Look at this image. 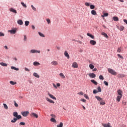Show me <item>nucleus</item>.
I'll use <instances>...</instances> for the list:
<instances>
[{
    "label": "nucleus",
    "mask_w": 127,
    "mask_h": 127,
    "mask_svg": "<svg viewBox=\"0 0 127 127\" xmlns=\"http://www.w3.org/2000/svg\"><path fill=\"white\" fill-rule=\"evenodd\" d=\"M41 51L36 50V49H31L30 50V53L31 54H34L35 53H38V54H40Z\"/></svg>",
    "instance_id": "obj_1"
},
{
    "label": "nucleus",
    "mask_w": 127,
    "mask_h": 127,
    "mask_svg": "<svg viewBox=\"0 0 127 127\" xmlns=\"http://www.w3.org/2000/svg\"><path fill=\"white\" fill-rule=\"evenodd\" d=\"M108 72L111 75H113V76H116V75H117V72L112 68H108Z\"/></svg>",
    "instance_id": "obj_2"
},
{
    "label": "nucleus",
    "mask_w": 127,
    "mask_h": 127,
    "mask_svg": "<svg viewBox=\"0 0 127 127\" xmlns=\"http://www.w3.org/2000/svg\"><path fill=\"white\" fill-rule=\"evenodd\" d=\"M17 31V28H12L11 30H8V32H10L11 34H15Z\"/></svg>",
    "instance_id": "obj_3"
},
{
    "label": "nucleus",
    "mask_w": 127,
    "mask_h": 127,
    "mask_svg": "<svg viewBox=\"0 0 127 127\" xmlns=\"http://www.w3.org/2000/svg\"><path fill=\"white\" fill-rule=\"evenodd\" d=\"M72 68H74V69H77L78 67V63L77 62H73L72 64Z\"/></svg>",
    "instance_id": "obj_4"
},
{
    "label": "nucleus",
    "mask_w": 127,
    "mask_h": 127,
    "mask_svg": "<svg viewBox=\"0 0 127 127\" xmlns=\"http://www.w3.org/2000/svg\"><path fill=\"white\" fill-rule=\"evenodd\" d=\"M29 114V112L28 111H24L21 112V115H22L23 117H27Z\"/></svg>",
    "instance_id": "obj_5"
},
{
    "label": "nucleus",
    "mask_w": 127,
    "mask_h": 127,
    "mask_svg": "<svg viewBox=\"0 0 127 127\" xmlns=\"http://www.w3.org/2000/svg\"><path fill=\"white\" fill-rule=\"evenodd\" d=\"M9 10L10 11V12L14 13V14H16V13H17V11H16V10L13 8H10Z\"/></svg>",
    "instance_id": "obj_6"
},
{
    "label": "nucleus",
    "mask_w": 127,
    "mask_h": 127,
    "mask_svg": "<svg viewBox=\"0 0 127 127\" xmlns=\"http://www.w3.org/2000/svg\"><path fill=\"white\" fill-rule=\"evenodd\" d=\"M33 66H34L35 67H36L37 66H40L41 65L40 63H39L37 61L34 62L33 63Z\"/></svg>",
    "instance_id": "obj_7"
},
{
    "label": "nucleus",
    "mask_w": 127,
    "mask_h": 127,
    "mask_svg": "<svg viewBox=\"0 0 127 127\" xmlns=\"http://www.w3.org/2000/svg\"><path fill=\"white\" fill-rule=\"evenodd\" d=\"M51 64L52 66H57V65H58V62L56 61H53L51 62Z\"/></svg>",
    "instance_id": "obj_8"
},
{
    "label": "nucleus",
    "mask_w": 127,
    "mask_h": 127,
    "mask_svg": "<svg viewBox=\"0 0 127 127\" xmlns=\"http://www.w3.org/2000/svg\"><path fill=\"white\" fill-rule=\"evenodd\" d=\"M47 95L50 97V98H51V99H52L53 100H56V97H54L52 94H50V93L48 92Z\"/></svg>",
    "instance_id": "obj_9"
},
{
    "label": "nucleus",
    "mask_w": 127,
    "mask_h": 127,
    "mask_svg": "<svg viewBox=\"0 0 127 127\" xmlns=\"http://www.w3.org/2000/svg\"><path fill=\"white\" fill-rule=\"evenodd\" d=\"M0 66H2V67H7L8 64L6 63H4L3 62L0 63Z\"/></svg>",
    "instance_id": "obj_10"
},
{
    "label": "nucleus",
    "mask_w": 127,
    "mask_h": 127,
    "mask_svg": "<svg viewBox=\"0 0 127 127\" xmlns=\"http://www.w3.org/2000/svg\"><path fill=\"white\" fill-rule=\"evenodd\" d=\"M64 54L65 57H67V59H69L70 58V55H69V53H68V51H65Z\"/></svg>",
    "instance_id": "obj_11"
},
{
    "label": "nucleus",
    "mask_w": 127,
    "mask_h": 127,
    "mask_svg": "<svg viewBox=\"0 0 127 127\" xmlns=\"http://www.w3.org/2000/svg\"><path fill=\"white\" fill-rule=\"evenodd\" d=\"M31 117H34V118H36V119H37V118H38V115L35 113H32L30 114Z\"/></svg>",
    "instance_id": "obj_12"
},
{
    "label": "nucleus",
    "mask_w": 127,
    "mask_h": 127,
    "mask_svg": "<svg viewBox=\"0 0 127 127\" xmlns=\"http://www.w3.org/2000/svg\"><path fill=\"white\" fill-rule=\"evenodd\" d=\"M46 100L47 102H49V103H50L51 104H54V101L48 97L46 98Z\"/></svg>",
    "instance_id": "obj_13"
},
{
    "label": "nucleus",
    "mask_w": 127,
    "mask_h": 127,
    "mask_svg": "<svg viewBox=\"0 0 127 127\" xmlns=\"http://www.w3.org/2000/svg\"><path fill=\"white\" fill-rule=\"evenodd\" d=\"M46 100L47 102H49V103H50L51 104H54V101L48 97L46 98Z\"/></svg>",
    "instance_id": "obj_14"
},
{
    "label": "nucleus",
    "mask_w": 127,
    "mask_h": 127,
    "mask_svg": "<svg viewBox=\"0 0 127 127\" xmlns=\"http://www.w3.org/2000/svg\"><path fill=\"white\" fill-rule=\"evenodd\" d=\"M17 24L19 25H23V21H22V20L19 19V20H17Z\"/></svg>",
    "instance_id": "obj_15"
},
{
    "label": "nucleus",
    "mask_w": 127,
    "mask_h": 127,
    "mask_svg": "<svg viewBox=\"0 0 127 127\" xmlns=\"http://www.w3.org/2000/svg\"><path fill=\"white\" fill-rule=\"evenodd\" d=\"M59 76L60 78H61V79H65L66 78V76H65V75H64V74H63V73H60L59 74Z\"/></svg>",
    "instance_id": "obj_16"
},
{
    "label": "nucleus",
    "mask_w": 127,
    "mask_h": 127,
    "mask_svg": "<svg viewBox=\"0 0 127 127\" xmlns=\"http://www.w3.org/2000/svg\"><path fill=\"white\" fill-rule=\"evenodd\" d=\"M88 76L90 77V78H96V74H95V73H89L88 74Z\"/></svg>",
    "instance_id": "obj_17"
},
{
    "label": "nucleus",
    "mask_w": 127,
    "mask_h": 127,
    "mask_svg": "<svg viewBox=\"0 0 127 127\" xmlns=\"http://www.w3.org/2000/svg\"><path fill=\"white\" fill-rule=\"evenodd\" d=\"M118 96H123V91L121 90H118L117 91Z\"/></svg>",
    "instance_id": "obj_18"
},
{
    "label": "nucleus",
    "mask_w": 127,
    "mask_h": 127,
    "mask_svg": "<svg viewBox=\"0 0 127 127\" xmlns=\"http://www.w3.org/2000/svg\"><path fill=\"white\" fill-rule=\"evenodd\" d=\"M123 96H120V95H118L117 98H116V101H117V102H120V101H121V99L122 98Z\"/></svg>",
    "instance_id": "obj_19"
},
{
    "label": "nucleus",
    "mask_w": 127,
    "mask_h": 127,
    "mask_svg": "<svg viewBox=\"0 0 127 127\" xmlns=\"http://www.w3.org/2000/svg\"><path fill=\"white\" fill-rule=\"evenodd\" d=\"M90 43L91 44V45H95L96 42V41L91 40L90 41Z\"/></svg>",
    "instance_id": "obj_20"
},
{
    "label": "nucleus",
    "mask_w": 127,
    "mask_h": 127,
    "mask_svg": "<svg viewBox=\"0 0 127 127\" xmlns=\"http://www.w3.org/2000/svg\"><path fill=\"white\" fill-rule=\"evenodd\" d=\"M38 34L40 37H45V35H44L43 33H41V32H38Z\"/></svg>",
    "instance_id": "obj_21"
},
{
    "label": "nucleus",
    "mask_w": 127,
    "mask_h": 127,
    "mask_svg": "<svg viewBox=\"0 0 127 127\" xmlns=\"http://www.w3.org/2000/svg\"><path fill=\"white\" fill-rule=\"evenodd\" d=\"M96 99H97V101L99 102H101L103 100V98H101L100 96H95Z\"/></svg>",
    "instance_id": "obj_22"
},
{
    "label": "nucleus",
    "mask_w": 127,
    "mask_h": 127,
    "mask_svg": "<svg viewBox=\"0 0 127 127\" xmlns=\"http://www.w3.org/2000/svg\"><path fill=\"white\" fill-rule=\"evenodd\" d=\"M87 36H89V37H91V38H92V39H94L95 38V37L94 36H93V35H92L89 33H87Z\"/></svg>",
    "instance_id": "obj_23"
},
{
    "label": "nucleus",
    "mask_w": 127,
    "mask_h": 127,
    "mask_svg": "<svg viewBox=\"0 0 127 127\" xmlns=\"http://www.w3.org/2000/svg\"><path fill=\"white\" fill-rule=\"evenodd\" d=\"M102 126L104 127H110V123L107 124H102Z\"/></svg>",
    "instance_id": "obj_24"
},
{
    "label": "nucleus",
    "mask_w": 127,
    "mask_h": 127,
    "mask_svg": "<svg viewBox=\"0 0 127 127\" xmlns=\"http://www.w3.org/2000/svg\"><path fill=\"white\" fill-rule=\"evenodd\" d=\"M11 70H15V71H19V68H16L14 66H11Z\"/></svg>",
    "instance_id": "obj_25"
},
{
    "label": "nucleus",
    "mask_w": 127,
    "mask_h": 127,
    "mask_svg": "<svg viewBox=\"0 0 127 127\" xmlns=\"http://www.w3.org/2000/svg\"><path fill=\"white\" fill-rule=\"evenodd\" d=\"M33 75L34 77H35V78H38L40 77L39 75H38V74H37V73H36V72H34Z\"/></svg>",
    "instance_id": "obj_26"
},
{
    "label": "nucleus",
    "mask_w": 127,
    "mask_h": 127,
    "mask_svg": "<svg viewBox=\"0 0 127 127\" xmlns=\"http://www.w3.org/2000/svg\"><path fill=\"white\" fill-rule=\"evenodd\" d=\"M101 34L102 35H103V36H104V37H106V38H108V35L107 34V33H106L104 32H102Z\"/></svg>",
    "instance_id": "obj_27"
},
{
    "label": "nucleus",
    "mask_w": 127,
    "mask_h": 127,
    "mask_svg": "<svg viewBox=\"0 0 127 127\" xmlns=\"http://www.w3.org/2000/svg\"><path fill=\"white\" fill-rule=\"evenodd\" d=\"M114 21H119V18L118 17L114 16L112 18Z\"/></svg>",
    "instance_id": "obj_28"
},
{
    "label": "nucleus",
    "mask_w": 127,
    "mask_h": 127,
    "mask_svg": "<svg viewBox=\"0 0 127 127\" xmlns=\"http://www.w3.org/2000/svg\"><path fill=\"white\" fill-rule=\"evenodd\" d=\"M109 15L108 13H103V15H101V17H107Z\"/></svg>",
    "instance_id": "obj_29"
},
{
    "label": "nucleus",
    "mask_w": 127,
    "mask_h": 127,
    "mask_svg": "<svg viewBox=\"0 0 127 127\" xmlns=\"http://www.w3.org/2000/svg\"><path fill=\"white\" fill-rule=\"evenodd\" d=\"M91 14H92V15H97V12H96L95 10H92L91 11Z\"/></svg>",
    "instance_id": "obj_30"
},
{
    "label": "nucleus",
    "mask_w": 127,
    "mask_h": 127,
    "mask_svg": "<svg viewBox=\"0 0 127 127\" xmlns=\"http://www.w3.org/2000/svg\"><path fill=\"white\" fill-rule=\"evenodd\" d=\"M21 5H22L23 7H24V8H26L27 7V6L26 5V4H25L23 2H21Z\"/></svg>",
    "instance_id": "obj_31"
},
{
    "label": "nucleus",
    "mask_w": 127,
    "mask_h": 127,
    "mask_svg": "<svg viewBox=\"0 0 127 127\" xmlns=\"http://www.w3.org/2000/svg\"><path fill=\"white\" fill-rule=\"evenodd\" d=\"M57 127H63V123L62 122H60L59 124L57 125Z\"/></svg>",
    "instance_id": "obj_32"
},
{
    "label": "nucleus",
    "mask_w": 127,
    "mask_h": 127,
    "mask_svg": "<svg viewBox=\"0 0 127 127\" xmlns=\"http://www.w3.org/2000/svg\"><path fill=\"white\" fill-rule=\"evenodd\" d=\"M91 82L92 83H93V84H94V85H96V86H97V85H98V82H97L96 81H95V80L92 79L91 80Z\"/></svg>",
    "instance_id": "obj_33"
},
{
    "label": "nucleus",
    "mask_w": 127,
    "mask_h": 127,
    "mask_svg": "<svg viewBox=\"0 0 127 127\" xmlns=\"http://www.w3.org/2000/svg\"><path fill=\"white\" fill-rule=\"evenodd\" d=\"M16 121H17V119H16V118H14L12 120H11V123H16Z\"/></svg>",
    "instance_id": "obj_34"
},
{
    "label": "nucleus",
    "mask_w": 127,
    "mask_h": 127,
    "mask_svg": "<svg viewBox=\"0 0 127 127\" xmlns=\"http://www.w3.org/2000/svg\"><path fill=\"white\" fill-rule=\"evenodd\" d=\"M4 108L5 110H8V106L5 103H3Z\"/></svg>",
    "instance_id": "obj_35"
},
{
    "label": "nucleus",
    "mask_w": 127,
    "mask_h": 127,
    "mask_svg": "<svg viewBox=\"0 0 127 127\" xmlns=\"http://www.w3.org/2000/svg\"><path fill=\"white\" fill-rule=\"evenodd\" d=\"M50 121L51 122H52V123H56V120H55V119H54V118H51L50 119Z\"/></svg>",
    "instance_id": "obj_36"
},
{
    "label": "nucleus",
    "mask_w": 127,
    "mask_h": 127,
    "mask_svg": "<svg viewBox=\"0 0 127 127\" xmlns=\"http://www.w3.org/2000/svg\"><path fill=\"white\" fill-rule=\"evenodd\" d=\"M31 7L32 10H33L34 11H36V8H35V7H34V6H33V5H31Z\"/></svg>",
    "instance_id": "obj_37"
},
{
    "label": "nucleus",
    "mask_w": 127,
    "mask_h": 127,
    "mask_svg": "<svg viewBox=\"0 0 127 127\" xmlns=\"http://www.w3.org/2000/svg\"><path fill=\"white\" fill-rule=\"evenodd\" d=\"M18 115V113H17V112H14L13 113V116L14 117H16Z\"/></svg>",
    "instance_id": "obj_38"
},
{
    "label": "nucleus",
    "mask_w": 127,
    "mask_h": 127,
    "mask_svg": "<svg viewBox=\"0 0 127 127\" xmlns=\"http://www.w3.org/2000/svg\"><path fill=\"white\" fill-rule=\"evenodd\" d=\"M10 84L11 85H12L13 86H14V85H16V82H14V81H10Z\"/></svg>",
    "instance_id": "obj_39"
},
{
    "label": "nucleus",
    "mask_w": 127,
    "mask_h": 127,
    "mask_svg": "<svg viewBox=\"0 0 127 127\" xmlns=\"http://www.w3.org/2000/svg\"><path fill=\"white\" fill-rule=\"evenodd\" d=\"M25 26H28V25H29V21H25Z\"/></svg>",
    "instance_id": "obj_40"
},
{
    "label": "nucleus",
    "mask_w": 127,
    "mask_h": 127,
    "mask_svg": "<svg viewBox=\"0 0 127 127\" xmlns=\"http://www.w3.org/2000/svg\"><path fill=\"white\" fill-rule=\"evenodd\" d=\"M22 117H21V115H17V117H16V119L17 120H20V119H22Z\"/></svg>",
    "instance_id": "obj_41"
},
{
    "label": "nucleus",
    "mask_w": 127,
    "mask_h": 127,
    "mask_svg": "<svg viewBox=\"0 0 127 127\" xmlns=\"http://www.w3.org/2000/svg\"><path fill=\"white\" fill-rule=\"evenodd\" d=\"M100 105H105V101L102 99V101H100Z\"/></svg>",
    "instance_id": "obj_42"
},
{
    "label": "nucleus",
    "mask_w": 127,
    "mask_h": 127,
    "mask_svg": "<svg viewBox=\"0 0 127 127\" xmlns=\"http://www.w3.org/2000/svg\"><path fill=\"white\" fill-rule=\"evenodd\" d=\"M124 29H125V27L123 26H120V28L119 29L120 31H123V30H124Z\"/></svg>",
    "instance_id": "obj_43"
},
{
    "label": "nucleus",
    "mask_w": 127,
    "mask_h": 127,
    "mask_svg": "<svg viewBox=\"0 0 127 127\" xmlns=\"http://www.w3.org/2000/svg\"><path fill=\"white\" fill-rule=\"evenodd\" d=\"M89 68L92 70L94 68V65L92 64H89Z\"/></svg>",
    "instance_id": "obj_44"
},
{
    "label": "nucleus",
    "mask_w": 127,
    "mask_h": 127,
    "mask_svg": "<svg viewBox=\"0 0 127 127\" xmlns=\"http://www.w3.org/2000/svg\"><path fill=\"white\" fill-rule=\"evenodd\" d=\"M46 21L48 23V24H50V23H51V21H50V19H46Z\"/></svg>",
    "instance_id": "obj_45"
},
{
    "label": "nucleus",
    "mask_w": 127,
    "mask_h": 127,
    "mask_svg": "<svg viewBox=\"0 0 127 127\" xmlns=\"http://www.w3.org/2000/svg\"><path fill=\"white\" fill-rule=\"evenodd\" d=\"M97 90H98V93L99 92H102V89H101V87L100 86H99L98 88H97Z\"/></svg>",
    "instance_id": "obj_46"
},
{
    "label": "nucleus",
    "mask_w": 127,
    "mask_h": 127,
    "mask_svg": "<svg viewBox=\"0 0 127 127\" xmlns=\"http://www.w3.org/2000/svg\"><path fill=\"white\" fill-rule=\"evenodd\" d=\"M85 5L86 6H90L91 4L90 3H88V2H85Z\"/></svg>",
    "instance_id": "obj_47"
},
{
    "label": "nucleus",
    "mask_w": 127,
    "mask_h": 127,
    "mask_svg": "<svg viewBox=\"0 0 127 127\" xmlns=\"http://www.w3.org/2000/svg\"><path fill=\"white\" fill-rule=\"evenodd\" d=\"M90 9H95V5H90Z\"/></svg>",
    "instance_id": "obj_48"
},
{
    "label": "nucleus",
    "mask_w": 127,
    "mask_h": 127,
    "mask_svg": "<svg viewBox=\"0 0 127 127\" xmlns=\"http://www.w3.org/2000/svg\"><path fill=\"white\" fill-rule=\"evenodd\" d=\"M14 106L15 107H16V108H17V107H18V104H17L16 103V101H14Z\"/></svg>",
    "instance_id": "obj_49"
},
{
    "label": "nucleus",
    "mask_w": 127,
    "mask_h": 127,
    "mask_svg": "<svg viewBox=\"0 0 127 127\" xmlns=\"http://www.w3.org/2000/svg\"><path fill=\"white\" fill-rule=\"evenodd\" d=\"M122 47H119L117 49V52L120 53L121 51Z\"/></svg>",
    "instance_id": "obj_50"
},
{
    "label": "nucleus",
    "mask_w": 127,
    "mask_h": 127,
    "mask_svg": "<svg viewBox=\"0 0 127 127\" xmlns=\"http://www.w3.org/2000/svg\"><path fill=\"white\" fill-rule=\"evenodd\" d=\"M93 94H97V93H99L98 91L96 90V89H94L93 90Z\"/></svg>",
    "instance_id": "obj_51"
},
{
    "label": "nucleus",
    "mask_w": 127,
    "mask_h": 127,
    "mask_svg": "<svg viewBox=\"0 0 127 127\" xmlns=\"http://www.w3.org/2000/svg\"><path fill=\"white\" fill-rule=\"evenodd\" d=\"M84 98H85V99H86L87 100H89V97L88 96V95L87 94H84Z\"/></svg>",
    "instance_id": "obj_52"
},
{
    "label": "nucleus",
    "mask_w": 127,
    "mask_h": 127,
    "mask_svg": "<svg viewBox=\"0 0 127 127\" xmlns=\"http://www.w3.org/2000/svg\"><path fill=\"white\" fill-rule=\"evenodd\" d=\"M117 56H118V57H119V58H121V59H124L123 56H122L120 54H118Z\"/></svg>",
    "instance_id": "obj_53"
},
{
    "label": "nucleus",
    "mask_w": 127,
    "mask_h": 127,
    "mask_svg": "<svg viewBox=\"0 0 127 127\" xmlns=\"http://www.w3.org/2000/svg\"><path fill=\"white\" fill-rule=\"evenodd\" d=\"M104 84L105 85V86H109V83L106 81H104Z\"/></svg>",
    "instance_id": "obj_54"
},
{
    "label": "nucleus",
    "mask_w": 127,
    "mask_h": 127,
    "mask_svg": "<svg viewBox=\"0 0 127 127\" xmlns=\"http://www.w3.org/2000/svg\"><path fill=\"white\" fill-rule=\"evenodd\" d=\"M27 40V37H26V35H24V41H26Z\"/></svg>",
    "instance_id": "obj_55"
},
{
    "label": "nucleus",
    "mask_w": 127,
    "mask_h": 127,
    "mask_svg": "<svg viewBox=\"0 0 127 127\" xmlns=\"http://www.w3.org/2000/svg\"><path fill=\"white\" fill-rule=\"evenodd\" d=\"M118 76L119 77V78H123L125 77V75L124 74H119Z\"/></svg>",
    "instance_id": "obj_56"
},
{
    "label": "nucleus",
    "mask_w": 127,
    "mask_h": 127,
    "mask_svg": "<svg viewBox=\"0 0 127 127\" xmlns=\"http://www.w3.org/2000/svg\"><path fill=\"white\" fill-rule=\"evenodd\" d=\"M50 116H51V117H52V118H53L54 119L56 117V116H55V115L53 114H51Z\"/></svg>",
    "instance_id": "obj_57"
},
{
    "label": "nucleus",
    "mask_w": 127,
    "mask_h": 127,
    "mask_svg": "<svg viewBox=\"0 0 127 127\" xmlns=\"http://www.w3.org/2000/svg\"><path fill=\"white\" fill-rule=\"evenodd\" d=\"M19 125L20 126H24V125H25V123H24V122H20Z\"/></svg>",
    "instance_id": "obj_58"
},
{
    "label": "nucleus",
    "mask_w": 127,
    "mask_h": 127,
    "mask_svg": "<svg viewBox=\"0 0 127 127\" xmlns=\"http://www.w3.org/2000/svg\"><path fill=\"white\" fill-rule=\"evenodd\" d=\"M78 94L80 95V96H83V95H84V92L81 91L80 92H79Z\"/></svg>",
    "instance_id": "obj_59"
},
{
    "label": "nucleus",
    "mask_w": 127,
    "mask_h": 127,
    "mask_svg": "<svg viewBox=\"0 0 127 127\" xmlns=\"http://www.w3.org/2000/svg\"><path fill=\"white\" fill-rule=\"evenodd\" d=\"M99 79L100 80H104V77L103 76V75H100Z\"/></svg>",
    "instance_id": "obj_60"
},
{
    "label": "nucleus",
    "mask_w": 127,
    "mask_h": 127,
    "mask_svg": "<svg viewBox=\"0 0 127 127\" xmlns=\"http://www.w3.org/2000/svg\"><path fill=\"white\" fill-rule=\"evenodd\" d=\"M4 33L1 32H0V36L1 37V36H4Z\"/></svg>",
    "instance_id": "obj_61"
},
{
    "label": "nucleus",
    "mask_w": 127,
    "mask_h": 127,
    "mask_svg": "<svg viewBox=\"0 0 127 127\" xmlns=\"http://www.w3.org/2000/svg\"><path fill=\"white\" fill-rule=\"evenodd\" d=\"M25 71H26V72H30V70L26 67L25 68Z\"/></svg>",
    "instance_id": "obj_62"
},
{
    "label": "nucleus",
    "mask_w": 127,
    "mask_h": 127,
    "mask_svg": "<svg viewBox=\"0 0 127 127\" xmlns=\"http://www.w3.org/2000/svg\"><path fill=\"white\" fill-rule=\"evenodd\" d=\"M80 101H81V102H83V103H86V102H87V101L86 100V99H81L80 100Z\"/></svg>",
    "instance_id": "obj_63"
},
{
    "label": "nucleus",
    "mask_w": 127,
    "mask_h": 127,
    "mask_svg": "<svg viewBox=\"0 0 127 127\" xmlns=\"http://www.w3.org/2000/svg\"><path fill=\"white\" fill-rule=\"evenodd\" d=\"M123 21H124V22H125V23H126V24L127 25V20H126V19H124V20H123Z\"/></svg>",
    "instance_id": "obj_64"
}]
</instances>
